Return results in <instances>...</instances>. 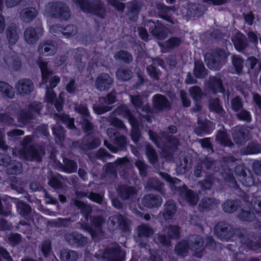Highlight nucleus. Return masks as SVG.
Masks as SVG:
<instances>
[{
    "label": "nucleus",
    "instance_id": "obj_1",
    "mask_svg": "<svg viewBox=\"0 0 261 261\" xmlns=\"http://www.w3.org/2000/svg\"><path fill=\"white\" fill-rule=\"evenodd\" d=\"M12 154L28 161L41 163L45 154V149L38 145H31L28 148L17 149L12 148Z\"/></svg>",
    "mask_w": 261,
    "mask_h": 261
},
{
    "label": "nucleus",
    "instance_id": "obj_2",
    "mask_svg": "<svg viewBox=\"0 0 261 261\" xmlns=\"http://www.w3.org/2000/svg\"><path fill=\"white\" fill-rule=\"evenodd\" d=\"M42 106L39 102L34 101L29 106L19 110L17 114V119L19 126L23 127L30 124L39 114Z\"/></svg>",
    "mask_w": 261,
    "mask_h": 261
},
{
    "label": "nucleus",
    "instance_id": "obj_3",
    "mask_svg": "<svg viewBox=\"0 0 261 261\" xmlns=\"http://www.w3.org/2000/svg\"><path fill=\"white\" fill-rule=\"evenodd\" d=\"M85 12L104 18L106 14L105 4L101 0H72Z\"/></svg>",
    "mask_w": 261,
    "mask_h": 261
},
{
    "label": "nucleus",
    "instance_id": "obj_4",
    "mask_svg": "<svg viewBox=\"0 0 261 261\" xmlns=\"http://www.w3.org/2000/svg\"><path fill=\"white\" fill-rule=\"evenodd\" d=\"M229 53L223 49L217 48L212 53H207L205 61L207 66L214 70H219L227 62Z\"/></svg>",
    "mask_w": 261,
    "mask_h": 261
},
{
    "label": "nucleus",
    "instance_id": "obj_5",
    "mask_svg": "<svg viewBox=\"0 0 261 261\" xmlns=\"http://www.w3.org/2000/svg\"><path fill=\"white\" fill-rule=\"evenodd\" d=\"M107 133L109 137L113 141L114 143L117 146L116 147L107 141L105 140V146L112 152L116 153L125 148L127 144V138L125 136L121 135L119 131L114 128H108Z\"/></svg>",
    "mask_w": 261,
    "mask_h": 261
},
{
    "label": "nucleus",
    "instance_id": "obj_6",
    "mask_svg": "<svg viewBox=\"0 0 261 261\" xmlns=\"http://www.w3.org/2000/svg\"><path fill=\"white\" fill-rule=\"evenodd\" d=\"M45 11L49 16L62 20H68L71 16L68 6L61 2L48 3L46 6Z\"/></svg>",
    "mask_w": 261,
    "mask_h": 261
},
{
    "label": "nucleus",
    "instance_id": "obj_7",
    "mask_svg": "<svg viewBox=\"0 0 261 261\" xmlns=\"http://www.w3.org/2000/svg\"><path fill=\"white\" fill-rule=\"evenodd\" d=\"M206 7L202 4L189 3L180 8V13L183 19L187 21L202 17L206 11Z\"/></svg>",
    "mask_w": 261,
    "mask_h": 261
},
{
    "label": "nucleus",
    "instance_id": "obj_8",
    "mask_svg": "<svg viewBox=\"0 0 261 261\" xmlns=\"http://www.w3.org/2000/svg\"><path fill=\"white\" fill-rule=\"evenodd\" d=\"M129 161L126 158H119L115 162V163H110L103 167V173L101 178L106 180L113 181L117 176V172L116 164L119 166H127L129 164Z\"/></svg>",
    "mask_w": 261,
    "mask_h": 261
},
{
    "label": "nucleus",
    "instance_id": "obj_9",
    "mask_svg": "<svg viewBox=\"0 0 261 261\" xmlns=\"http://www.w3.org/2000/svg\"><path fill=\"white\" fill-rule=\"evenodd\" d=\"M103 257L107 261H124L125 252L118 244H112L105 249Z\"/></svg>",
    "mask_w": 261,
    "mask_h": 261
},
{
    "label": "nucleus",
    "instance_id": "obj_10",
    "mask_svg": "<svg viewBox=\"0 0 261 261\" xmlns=\"http://www.w3.org/2000/svg\"><path fill=\"white\" fill-rule=\"evenodd\" d=\"M137 236L135 241L138 243L141 247H145L148 241V238L154 232L153 228L147 224H143L136 228Z\"/></svg>",
    "mask_w": 261,
    "mask_h": 261
},
{
    "label": "nucleus",
    "instance_id": "obj_11",
    "mask_svg": "<svg viewBox=\"0 0 261 261\" xmlns=\"http://www.w3.org/2000/svg\"><path fill=\"white\" fill-rule=\"evenodd\" d=\"M253 129V126L242 125L236 127L232 133V137L236 144L243 145L251 138V133L249 130Z\"/></svg>",
    "mask_w": 261,
    "mask_h": 261
},
{
    "label": "nucleus",
    "instance_id": "obj_12",
    "mask_svg": "<svg viewBox=\"0 0 261 261\" xmlns=\"http://www.w3.org/2000/svg\"><path fill=\"white\" fill-rule=\"evenodd\" d=\"M146 25L148 28L149 32L156 39L162 40L167 37L168 29L159 21H153L149 20L147 22Z\"/></svg>",
    "mask_w": 261,
    "mask_h": 261
},
{
    "label": "nucleus",
    "instance_id": "obj_13",
    "mask_svg": "<svg viewBox=\"0 0 261 261\" xmlns=\"http://www.w3.org/2000/svg\"><path fill=\"white\" fill-rule=\"evenodd\" d=\"M100 142L101 141L98 138H92L86 136L81 140L73 142L72 146L84 151H88L98 147Z\"/></svg>",
    "mask_w": 261,
    "mask_h": 261
},
{
    "label": "nucleus",
    "instance_id": "obj_14",
    "mask_svg": "<svg viewBox=\"0 0 261 261\" xmlns=\"http://www.w3.org/2000/svg\"><path fill=\"white\" fill-rule=\"evenodd\" d=\"M152 105L153 110L155 113L168 111L172 108L171 103L168 99L160 94H155L152 97Z\"/></svg>",
    "mask_w": 261,
    "mask_h": 261
},
{
    "label": "nucleus",
    "instance_id": "obj_15",
    "mask_svg": "<svg viewBox=\"0 0 261 261\" xmlns=\"http://www.w3.org/2000/svg\"><path fill=\"white\" fill-rule=\"evenodd\" d=\"M89 219L91 226L87 224H82L81 228L89 232L93 237L101 231V226L105 223V220L101 216H90Z\"/></svg>",
    "mask_w": 261,
    "mask_h": 261
},
{
    "label": "nucleus",
    "instance_id": "obj_16",
    "mask_svg": "<svg viewBox=\"0 0 261 261\" xmlns=\"http://www.w3.org/2000/svg\"><path fill=\"white\" fill-rule=\"evenodd\" d=\"M234 235H236L240 239L241 243L250 249L256 250L258 248L261 247V241L256 242L251 240L246 229L238 228L234 231Z\"/></svg>",
    "mask_w": 261,
    "mask_h": 261
},
{
    "label": "nucleus",
    "instance_id": "obj_17",
    "mask_svg": "<svg viewBox=\"0 0 261 261\" xmlns=\"http://www.w3.org/2000/svg\"><path fill=\"white\" fill-rule=\"evenodd\" d=\"M190 250L195 252V256L201 258L203 252V249L202 248L204 240L199 235L194 234L189 237L187 240Z\"/></svg>",
    "mask_w": 261,
    "mask_h": 261
},
{
    "label": "nucleus",
    "instance_id": "obj_18",
    "mask_svg": "<svg viewBox=\"0 0 261 261\" xmlns=\"http://www.w3.org/2000/svg\"><path fill=\"white\" fill-rule=\"evenodd\" d=\"M43 30L41 26L34 28L33 27H28L23 33L24 40L29 44L36 43L42 36Z\"/></svg>",
    "mask_w": 261,
    "mask_h": 261
},
{
    "label": "nucleus",
    "instance_id": "obj_19",
    "mask_svg": "<svg viewBox=\"0 0 261 261\" xmlns=\"http://www.w3.org/2000/svg\"><path fill=\"white\" fill-rule=\"evenodd\" d=\"M114 84V79L108 73H101L96 77L95 88L99 91H107Z\"/></svg>",
    "mask_w": 261,
    "mask_h": 261
},
{
    "label": "nucleus",
    "instance_id": "obj_20",
    "mask_svg": "<svg viewBox=\"0 0 261 261\" xmlns=\"http://www.w3.org/2000/svg\"><path fill=\"white\" fill-rule=\"evenodd\" d=\"M216 235L220 239L228 240L234 235L232 227L223 222L218 223L215 227Z\"/></svg>",
    "mask_w": 261,
    "mask_h": 261
},
{
    "label": "nucleus",
    "instance_id": "obj_21",
    "mask_svg": "<svg viewBox=\"0 0 261 261\" xmlns=\"http://www.w3.org/2000/svg\"><path fill=\"white\" fill-rule=\"evenodd\" d=\"M64 238L66 242L72 246L83 247L88 243L87 238L76 231L66 233Z\"/></svg>",
    "mask_w": 261,
    "mask_h": 261
},
{
    "label": "nucleus",
    "instance_id": "obj_22",
    "mask_svg": "<svg viewBox=\"0 0 261 261\" xmlns=\"http://www.w3.org/2000/svg\"><path fill=\"white\" fill-rule=\"evenodd\" d=\"M164 61L159 58L152 59V63L146 67V71L150 77L154 81H158L161 76L162 72L157 65L164 67Z\"/></svg>",
    "mask_w": 261,
    "mask_h": 261
},
{
    "label": "nucleus",
    "instance_id": "obj_23",
    "mask_svg": "<svg viewBox=\"0 0 261 261\" xmlns=\"http://www.w3.org/2000/svg\"><path fill=\"white\" fill-rule=\"evenodd\" d=\"M178 192L181 198L189 205H196L199 200L198 196L194 191L187 188L186 186L178 188Z\"/></svg>",
    "mask_w": 261,
    "mask_h": 261
},
{
    "label": "nucleus",
    "instance_id": "obj_24",
    "mask_svg": "<svg viewBox=\"0 0 261 261\" xmlns=\"http://www.w3.org/2000/svg\"><path fill=\"white\" fill-rule=\"evenodd\" d=\"M17 94L21 95H28L34 89L33 82L29 79H22L18 80L15 85Z\"/></svg>",
    "mask_w": 261,
    "mask_h": 261
},
{
    "label": "nucleus",
    "instance_id": "obj_25",
    "mask_svg": "<svg viewBox=\"0 0 261 261\" xmlns=\"http://www.w3.org/2000/svg\"><path fill=\"white\" fill-rule=\"evenodd\" d=\"M162 198L154 194L145 195L142 199V205L149 208L159 207L162 205Z\"/></svg>",
    "mask_w": 261,
    "mask_h": 261
},
{
    "label": "nucleus",
    "instance_id": "obj_26",
    "mask_svg": "<svg viewBox=\"0 0 261 261\" xmlns=\"http://www.w3.org/2000/svg\"><path fill=\"white\" fill-rule=\"evenodd\" d=\"M3 60L6 65L10 69L18 71L21 67V61L14 53H11L5 55Z\"/></svg>",
    "mask_w": 261,
    "mask_h": 261
},
{
    "label": "nucleus",
    "instance_id": "obj_27",
    "mask_svg": "<svg viewBox=\"0 0 261 261\" xmlns=\"http://www.w3.org/2000/svg\"><path fill=\"white\" fill-rule=\"evenodd\" d=\"M220 203V200L214 197H204L200 200L198 209L200 212L209 211L216 208Z\"/></svg>",
    "mask_w": 261,
    "mask_h": 261
},
{
    "label": "nucleus",
    "instance_id": "obj_28",
    "mask_svg": "<svg viewBox=\"0 0 261 261\" xmlns=\"http://www.w3.org/2000/svg\"><path fill=\"white\" fill-rule=\"evenodd\" d=\"M155 5L160 17L173 24V21L170 15V12H175L176 11L175 7L174 6H167L163 3H157Z\"/></svg>",
    "mask_w": 261,
    "mask_h": 261
},
{
    "label": "nucleus",
    "instance_id": "obj_29",
    "mask_svg": "<svg viewBox=\"0 0 261 261\" xmlns=\"http://www.w3.org/2000/svg\"><path fill=\"white\" fill-rule=\"evenodd\" d=\"M57 49V44L53 41H43L39 44L38 47V51L40 54H46L47 56L54 55Z\"/></svg>",
    "mask_w": 261,
    "mask_h": 261
},
{
    "label": "nucleus",
    "instance_id": "obj_30",
    "mask_svg": "<svg viewBox=\"0 0 261 261\" xmlns=\"http://www.w3.org/2000/svg\"><path fill=\"white\" fill-rule=\"evenodd\" d=\"M143 7L140 1H134L130 2L127 6V16L130 20L136 21L140 11Z\"/></svg>",
    "mask_w": 261,
    "mask_h": 261
},
{
    "label": "nucleus",
    "instance_id": "obj_31",
    "mask_svg": "<svg viewBox=\"0 0 261 261\" xmlns=\"http://www.w3.org/2000/svg\"><path fill=\"white\" fill-rule=\"evenodd\" d=\"M208 87L214 93L217 92L224 93L225 91L222 81L220 76H211L208 82Z\"/></svg>",
    "mask_w": 261,
    "mask_h": 261
},
{
    "label": "nucleus",
    "instance_id": "obj_32",
    "mask_svg": "<svg viewBox=\"0 0 261 261\" xmlns=\"http://www.w3.org/2000/svg\"><path fill=\"white\" fill-rule=\"evenodd\" d=\"M58 30L66 38H69L75 35L77 33V29L74 25L69 24L64 28L58 25H52L50 28V32L55 33Z\"/></svg>",
    "mask_w": 261,
    "mask_h": 261
},
{
    "label": "nucleus",
    "instance_id": "obj_33",
    "mask_svg": "<svg viewBox=\"0 0 261 261\" xmlns=\"http://www.w3.org/2000/svg\"><path fill=\"white\" fill-rule=\"evenodd\" d=\"M176 205L175 202L172 199L168 200L164 205V211L162 213L165 220L171 219L176 212Z\"/></svg>",
    "mask_w": 261,
    "mask_h": 261
},
{
    "label": "nucleus",
    "instance_id": "obj_34",
    "mask_svg": "<svg viewBox=\"0 0 261 261\" xmlns=\"http://www.w3.org/2000/svg\"><path fill=\"white\" fill-rule=\"evenodd\" d=\"M236 49L242 51L244 50L248 45V41L246 36L240 32H238L231 38Z\"/></svg>",
    "mask_w": 261,
    "mask_h": 261
},
{
    "label": "nucleus",
    "instance_id": "obj_35",
    "mask_svg": "<svg viewBox=\"0 0 261 261\" xmlns=\"http://www.w3.org/2000/svg\"><path fill=\"white\" fill-rule=\"evenodd\" d=\"M38 12L33 7L24 8L20 12V18L25 23H30L38 15Z\"/></svg>",
    "mask_w": 261,
    "mask_h": 261
},
{
    "label": "nucleus",
    "instance_id": "obj_36",
    "mask_svg": "<svg viewBox=\"0 0 261 261\" xmlns=\"http://www.w3.org/2000/svg\"><path fill=\"white\" fill-rule=\"evenodd\" d=\"M145 188L150 191L154 190L158 191L163 196L165 195L164 184L157 178H150L148 179L146 184Z\"/></svg>",
    "mask_w": 261,
    "mask_h": 261
},
{
    "label": "nucleus",
    "instance_id": "obj_37",
    "mask_svg": "<svg viewBox=\"0 0 261 261\" xmlns=\"http://www.w3.org/2000/svg\"><path fill=\"white\" fill-rule=\"evenodd\" d=\"M6 171L9 175H18L23 171L22 164L21 162L16 160H12L6 166Z\"/></svg>",
    "mask_w": 261,
    "mask_h": 261
},
{
    "label": "nucleus",
    "instance_id": "obj_38",
    "mask_svg": "<svg viewBox=\"0 0 261 261\" xmlns=\"http://www.w3.org/2000/svg\"><path fill=\"white\" fill-rule=\"evenodd\" d=\"M37 63L41 71L43 82L45 83L47 79L53 75V72L49 68L48 63L43 58L39 57Z\"/></svg>",
    "mask_w": 261,
    "mask_h": 261
},
{
    "label": "nucleus",
    "instance_id": "obj_39",
    "mask_svg": "<svg viewBox=\"0 0 261 261\" xmlns=\"http://www.w3.org/2000/svg\"><path fill=\"white\" fill-rule=\"evenodd\" d=\"M117 192L122 199L125 200L132 197L136 193V191L135 188L124 185L118 188Z\"/></svg>",
    "mask_w": 261,
    "mask_h": 261
},
{
    "label": "nucleus",
    "instance_id": "obj_40",
    "mask_svg": "<svg viewBox=\"0 0 261 261\" xmlns=\"http://www.w3.org/2000/svg\"><path fill=\"white\" fill-rule=\"evenodd\" d=\"M130 100L134 107L137 109H141L142 112L150 113L151 109L147 103L144 105L142 97L140 95H130Z\"/></svg>",
    "mask_w": 261,
    "mask_h": 261
},
{
    "label": "nucleus",
    "instance_id": "obj_41",
    "mask_svg": "<svg viewBox=\"0 0 261 261\" xmlns=\"http://www.w3.org/2000/svg\"><path fill=\"white\" fill-rule=\"evenodd\" d=\"M197 124L198 126L195 129V132L197 135H201L202 133H208L213 128V122L208 120L202 121L198 118Z\"/></svg>",
    "mask_w": 261,
    "mask_h": 261
},
{
    "label": "nucleus",
    "instance_id": "obj_42",
    "mask_svg": "<svg viewBox=\"0 0 261 261\" xmlns=\"http://www.w3.org/2000/svg\"><path fill=\"white\" fill-rule=\"evenodd\" d=\"M162 231L172 239L178 240L180 237V227L175 225H167L163 227Z\"/></svg>",
    "mask_w": 261,
    "mask_h": 261
},
{
    "label": "nucleus",
    "instance_id": "obj_43",
    "mask_svg": "<svg viewBox=\"0 0 261 261\" xmlns=\"http://www.w3.org/2000/svg\"><path fill=\"white\" fill-rule=\"evenodd\" d=\"M17 27L16 23H12L10 24L6 30L7 38L10 44H15L18 40Z\"/></svg>",
    "mask_w": 261,
    "mask_h": 261
},
{
    "label": "nucleus",
    "instance_id": "obj_44",
    "mask_svg": "<svg viewBox=\"0 0 261 261\" xmlns=\"http://www.w3.org/2000/svg\"><path fill=\"white\" fill-rule=\"evenodd\" d=\"M63 162V164L60 165V168L62 171L68 173H74L77 171V164L73 160L64 158Z\"/></svg>",
    "mask_w": 261,
    "mask_h": 261
},
{
    "label": "nucleus",
    "instance_id": "obj_45",
    "mask_svg": "<svg viewBox=\"0 0 261 261\" xmlns=\"http://www.w3.org/2000/svg\"><path fill=\"white\" fill-rule=\"evenodd\" d=\"M78 258V253L72 250L64 249L60 252L61 261H77Z\"/></svg>",
    "mask_w": 261,
    "mask_h": 261
},
{
    "label": "nucleus",
    "instance_id": "obj_46",
    "mask_svg": "<svg viewBox=\"0 0 261 261\" xmlns=\"http://www.w3.org/2000/svg\"><path fill=\"white\" fill-rule=\"evenodd\" d=\"M208 108L210 111L214 112L221 116H224L225 114L218 98L211 99L208 101Z\"/></svg>",
    "mask_w": 261,
    "mask_h": 261
},
{
    "label": "nucleus",
    "instance_id": "obj_47",
    "mask_svg": "<svg viewBox=\"0 0 261 261\" xmlns=\"http://www.w3.org/2000/svg\"><path fill=\"white\" fill-rule=\"evenodd\" d=\"M73 203L77 208L81 210V212L83 215L85 220L88 221L89 216L92 211V207L89 204L77 199L74 200Z\"/></svg>",
    "mask_w": 261,
    "mask_h": 261
},
{
    "label": "nucleus",
    "instance_id": "obj_48",
    "mask_svg": "<svg viewBox=\"0 0 261 261\" xmlns=\"http://www.w3.org/2000/svg\"><path fill=\"white\" fill-rule=\"evenodd\" d=\"M216 141L224 146L231 147L234 146L228 135L224 130H219L216 136Z\"/></svg>",
    "mask_w": 261,
    "mask_h": 261
},
{
    "label": "nucleus",
    "instance_id": "obj_49",
    "mask_svg": "<svg viewBox=\"0 0 261 261\" xmlns=\"http://www.w3.org/2000/svg\"><path fill=\"white\" fill-rule=\"evenodd\" d=\"M240 205V201L237 200L227 199L222 205V209L227 213H232L237 210Z\"/></svg>",
    "mask_w": 261,
    "mask_h": 261
},
{
    "label": "nucleus",
    "instance_id": "obj_50",
    "mask_svg": "<svg viewBox=\"0 0 261 261\" xmlns=\"http://www.w3.org/2000/svg\"><path fill=\"white\" fill-rule=\"evenodd\" d=\"M193 73L196 78L203 79L207 74V70L201 61H196L194 62Z\"/></svg>",
    "mask_w": 261,
    "mask_h": 261
},
{
    "label": "nucleus",
    "instance_id": "obj_51",
    "mask_svg": "<svg viewBox=\"0 0 261 261\" xmlns=\"http://www.w3.org/2000/svg\"><path fill=\"white\" fill-rule=\"evenodd\" d=\"M75 195L78 198H82L84 197H88L90 200L94 201L98 204L102 203L103 197L100 195L93 192H84L77 191L75 193Z\"/></svg>",
    "mask_w": 261,
    "mask_h": 261
},
{
    "label": "nucleus",
    "instance_id": "obj_52",
    "mask_svg": "<svg viewBox=\"0 0 261 261\" xmlns=\"http://www.w3.org/2000/svg\"><path fill=\"white\" fill-rule=\"evenodd\" d=\"M145 151L149 162L152 165L154 164L158 160V155L153 146L148 143H146Z\"/></svg>",
    "mask_w": 261,
    "mask_h": 261
},
{
    "label": "nucleus",
    "instance_id": "obj_53",
    "mask_svg": "<svg viewBox=\"0 0 261 261\" xmlns=\"http://www.w3.org/2000/svg\"><path fill=\"white\" fill-rule=\"evenodd\" d=\"M114 58L116 60L126 64L130 63L133 60L132 55L128 51L123 50L117 52L115 54Z\"/></svg>",
    "mask_w": 261,
    "mask_h": 261
},
{
    "label": "nucleus",
    "instance_id": "obj_54",
    "mask_svg": "<svg viewBox=\"0 0 261 261\" xmlns=\"http://www.w3.org/2000/svg\"><path fill=\"white\" fill-rule=\"evenodd\" d=\"M117 78L122 81H127L133 76V72L127 67L120 68L116 73Z\"/></svg>",
    "mask_w": 261,
    "mask_h": 261
},
{
    "label": "nucleus",
    "instance_id": "obj_55",
    "mask_svg": "<svg viewBox=\"0 0 261 261\" xmlns=\"http://www.w3.org/2000/svg\"><path fill=\"white\" fill-rule=\"evenodd\" d=\"M16 207L18 214L22 217H27L32 212V208L30 205L21 200L17 201Z\"/></svg>",
    "mask_w": 261,
    "mask_h": 261
},
{
    "label": "nucleus",
    "instance_id": "obj_56",
    "mask_svg": "<svg viewBox=\"0 0 261 261\" xmlns=\"http://www.w3.org/2000/svg\"><path fill=\"white\" fill-rule=\"evenodd\" d=\"M107 121L110 123L111 125L117 127V128L119 129H123L125 132H127V128L123 123V121L115 117L113 113H111L107 118Z\"/></svg>",
    "mask_w": 261,
    "mask_h": 261
},
{
    "label": "nucleus",
    "instance_id": "obj_57",
    "mask_svg": "<svg viewBox=\"0 0 261 261\" xmlns=\"http://www.w3.org/2000/svg\"><path fill=\"white\" fill-rule=\"evenodd\" d=\"M217 182H218V178L214 174H208L205 175L203 180L199 182V184L205 189H210Z\"/></svg>",
    "mask_w": 261,
    "mask_h": 261
},
{
    "label": "nucleus",
    "instance_id": "obj_58",
    "mask_svg": "<svg viewBox=\"0 0 261 261\" xmlns=\"http://www.w3.org/2000/svg\"><path fill=\"white\" fill-rule=\"evenodd\" d=\"M67 179L59 174L53 175L49 179L48 184L49 186L55 189H60L62 187L61 180Z\"/></svg>",
    "mask_w": 261,
    "mask_h": 261
},
{
    "label": "nucleus",
    "instance_id": "obj_59",
    "mask_svg": "<svg viewBox=\"0 0 261 261\" xmlns=\"http://www.w3.org/2000/svg\"><path fill=\"white\" fill-rule=\"evenodd\" d=\"M161 134L163 138L166 140L165 143L168 147L174 148L179 144V140L175 136H170L164 132H163Z\"/></svg>",
    "mask_w": 261,
    "mask_h": 261
},
{
    "label": "nucleus",
    "instance_id": "obj_60",
    "mask_svg": "<svg viewBox=\"0 0 261 261\" xmlns=\"http://www.w3.org/2000/svg\"><path fill=\"white\" fill-rule=\"evenodd\" d=\"M81 124L83 131L87 134V136H89L93 133L95 126L90 122L89 118H83L81 120Z\"/></svg>",
    "mask_w": 261,
    "mask_h": 261
},
{
    "label": "nucleus",
    "instance_id": "obj_61",
    "mask_svg": "<svg viewBox=\"0 0 261 261\" xmlns=\"http://www.w3.org/2000/svg\"><path fill=\"white\" fill-rule=\"evenodd\" d=\"M261 152V145L256 142H251L244 149L245 154H255Z\"/></svg>",
    "mask_w": 261,
    "mask_h": 261
},
{
    "label": "nucleus",
    "instance_id": "obj_62",
    "mask_svg": "<svg viewBox=\"0 0 261 261\" xmlns=\"http://www.w3.org/2000/svg\"><path fill=\"white\" fill-rule=\"evenodd\" d=\"M191 166V160L186 156L184 158L182 161H181L180 164L177 165L176 171L180 174H184L188 170Z\"/></svg>",
    "mask_w": 261,
    "mask_h": 261
},
{
    "label": "nucleus",
    "instance_id": "obj_63",
    "mask_svg": "<svg viewBox=\"0 0 261 261\" xmlns=\"http://www.w3.org/2000/svg\"><path fill=\"white\" fill-rule=\"evenodd\" d=\"M199 160L200 161L203 166L204 167V169H205L206 170H213L216 168L217 162L213 158L206 156L203 159H201Z\"/></svg>",
    "mask_w": 261,
    "mask_h": 261
},
{
    "label": "nucleus",
    "instance_id": "obj_64",
    "mask_svg": "<svg viewBox=\"0 0 261 261\" xmlns=\"http://www.w3.org/2000/svg\"><path fill=\"white\" fill-rule=\"evenodd\" d=\"M155 242L163 246L169 247L171 245V239L165 232L158 233L155 238Z\"/></svg>",
    "mask_w": 261,
    "mask_h": 261
}]
</instances>
